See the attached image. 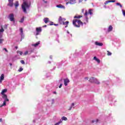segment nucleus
I'll list each match as a JSON object with an SVG mask.
<instances>
[{"label":"nucleus","mask_w":125,"mask_h":125,"mask_svg":"<svg viewBox=\"0 0 125 125\" xmlns=\"http://www.w3.org/2000/svg\"><path fill=\"white\" fill-rule=\"evenodd\" d=\"M30 7H31V1H25L21 5V8L24 13H27V9H29Z\"/></svg>","instance_id":"1"},{"label":"nucleus","mask_w":125,"mask_h":125,"mask_svg":"<svg viewBox=\"0 0 125 125\" xmlns=\"http://www.w3.org/2000/svg\"><path fill=\"white\" fill-rule=\"evenodd\" d=\"M73 25H74L75 27H76L77 28H80L81 26H83V23L80 20H77L75 19L73 20L72 21Z\"/></svg>","instance_id":"2"},{"label":"nucleus","mask_w":125,"mask_h":125,"mask_svg":"<svg viewBox=\"0 0 125 125\" xmlns=\"http://www.w3.org/2000/svg\"><path fill=\"white\" fill-rule=\"evenodd\" d=\"M2 97L3 99H4V101L3 102V104L0 105V108L6 106V102H8L9 101V99L7 98V95H4L2 96Z\"/></svg>","instance_id":"3"},{"label":"nucleus","mask_w":125,"mask_h":125,"mask_svg":"<svg viewBox=\"0 0 125 125\" xmlns=\"http://www.w3.org/2000/svg\"><path fill=\"white\" fill-rule=\"evenodd\" d=\"M89 82H90V83H96V84H100V82L99 81L94 77H91L90 78Z\"/></svg>","instance_id":"4"},{"label":"nucleus","mask_w":125,"mask_h":125,"mask_svg":"<svg viewBox=\"0 0 125 125\" xmlns=\"http://www.w3.org/2000/svg\"><path fill=\"white\" fill-rule=\"evenodd\" d=\"M8 18L9 19L11 22H14L15 21V20H14V14H13V13L9 15Z\"/></svg>","instance_id":"5"},{"label":"nucleus","mask_w":125,"mask_h":125,"mask_svg":"<svg viewBox=\"0 0 125 125\" xmlns=\"http://www.w3.org/2000/svg\"><path fill=\"white\" fill-rule=\"evenodd\" d=\"M58 21L59 23L62 25L64 23V22H65V21H66V19L60 17Z\"/></svg>","instance_id":"6"},{"label":"nucleus","mask_w":125,"mask_h":125,"mask_svg":"<svg viewBox=\"0 0 125 125\" xmlns=\"http://www.w3.org/2000/svg\"><path fill=\"white\" fill-rule=\"evenodd\" d=\"M20 32H21L20 33V35L21 36V41L22 40H23L25 37V36L24 35V33H23V28H20Z\"/></svg>","instance_id":"7"},{"label":"nucleus","mask_w":125,"mask_h":125,"mask_svg":"<svg viewBox=\"0 0 125 125\" xmlns=\"http://www.w3.org/2000/svg\"><path fill=\"white\" fill-rule=\"evenodd\" d=\"M36 36H39L41 33H42V27H37L36 29Z\"/></svg>","instance_id":"8"},{"label":"nucleus","mask_w":125,"mask_h":125,"mask_svg":"<svg viewBox=\"0 0 125 125\" xmlns=\"http://www.w3.org/2000/svg\"><path fill=\"white\" fill-rule=\"evenodd\" d=\"M63 82L65 86H67L68 85V83H70V80L68 78H66L63 79Z\"/></svg>","instance_id":"9"},{"label":"nucleus","mask_w":125,"mask_h":125,"mask_svg":"<svg viewBox=\"0 0 125 125\" xmlns=\"http://www.w3.org/2000/svg\"><path fill=\"white\" fill-rule=\"evenodd\" d=\"M88 14V12L87 10H85V13H84V16H85V21L86 23H88V18L86 16H87V15Z\"/></svg>","instance_id":"10"},{"label":"nucleus","mask_w":125,"mask_h":125,"mask_svg":"<svg viewBox=\"0 0 125 125\" xmlns=\"http://www.w3.org/2000/svg\"><path fill=\"white\" fill-rule=\"evenodd\" d=\"M95 45H97L98 46H102L103 45V43L99 42H95Z\"/></svg>","instance_id":"11"},{"label":"nucleus","mask_w":125,"mask_h":125,"mask_svg":"<svg viewBox=\"0 0 125 125\" xmlns=\"http://www.w3.org/2000/svg\"><path fill=\"white\" fill-rule=\"evenodd\" d=\"M9 3H8L7 5L8 6H10L11 7H12L13 6V1H12V0H8Z\"/></svg>","instance_id":"12"},{"label":"nucleus","mask_w":125,"mask_h":125,"mask_svg":"<svg viewBox=\"0 0 125 125\" xmlns=\"http://www.w3.org/2000/svg\"><path fill=\"white\" fill-rule=\"evenodd\" d=\"M6 92H7V89H3L2 90V91H1V95H2V96H3L4 95H6V94H4Z\"/></svg>","instance_id":"13"},{"label":"nucleus","mask_w":125,"mask_h":125,"mask_svg":"<svg viewBox=\"0 0 125 125\" xmlns=\"http://www.w3.org/2000/svg\"><path fill=\"white\" fill-rule=\"evenodd\" d=\"M56 6L58 8H62V9H65V6H63V5H62V4L57 5Z\"/></svg>","instance_id":"14"},{"label":"nucleus","mask_w":125,"mask_h":125,"mask_svg":"<svg viewBox=\"0 0 125 125\" xmlns=\"http://www.w3.org/2000/svg\"><path fill=\"white\" fill-rule=\"evenodd\" d=\"M43 21L46 24L48 22H49V19L48 18H45L43 19Z\"/></svg>","instance_id":"15"},{"label":"nucleus","mask_w":125,"mask_h":125,"mask_svg":"<svg viewBox=\"0 0 125 125\" xmlns=\"http://www.w3.org/2000/svg\"><path fill=\"white\" fill-rule=\"evenodd\" d=\"M40 43H41V42L39 41L35 44H32V46H34V47H37V46H38Z\"/></svg>","instance_id":"16"},{"label":"nucleus","mask_w":125,"mask_h":125,"mask_svg":"<svg viewBox=\"0 0 125 125\" xmlns=\"http://www.w3.org/2000/svg\"><path fill=\"white\" fill-rule=\"evenodd\" d=\"M113 31V26L112 25H109L108 28V32H112Z\"/></svg>","instance_id":"17"},{"label":"nucleus","mask_w":125,"mask_h":125,"mask_svg":"<svg viewBox=\"0 0 125 125\" xmlns=\"http://www.w3.org/2000/svg\"><path fill=\"white\" fill-rule=\"evenodd\" d=\"M92 11H93V10L90 9L88 10V13H89V14H90V15H93V13L92 12Z\"/></svg>","instance_id":"18"},{"label":"nucleus","mask_w":125,"mask_h":125,"mask_svg":"<svg viewBox=\"0 0 125 125\" xmlns=\"http://www.w3.org/2000/svg\"><path fill=\"white\" fill-rule=\"evenodd\" d=\"M94 60H95L98 63H100V60L98 59L96 57H94Z\"/></svg>","instance_id":"19"},{"label":"nucleus","mask_w":125,"mask_h":125,"mask_svg":"<svg viewBox=\"0 0 125 125\" xmlns=\"http://www.w3.org/2000/svg\"><path fill=\"white\" fill-rule=\"evenodd\" d=\"M28 54H31V53L34 52V49L33 48H30L28 50Z\"/></svg>","instance_id":"20"},{"label":"nucleus","mask_w":125,"mask_h":125,"mask_svg":"<svg viewBox=\"0 0 125 125\" xmlns=\"http://www.w3.org/2000/svg\"><path fill=\"white\" fill-rule=\"evenodd\" d=\"M15 8H17V7H18V6H19V3L18 2V1H16L15 3Z\"/></svg>","instance_id":"21"},{"label":"nucleus","mask_w":125,"mask_h":125,"mask_svg":"<svg viewBox=\"0 0 125 125\" xmlns=\"http://www.w3.org/2000/svg\"><path fill=\"white\" fill-rule=\"evenodd\" d=\"M4 80V74H1L0 77V80L3 81Z\"/></svg>","instance_id":"22"},{"label":"nucleus","mask_w":125,"mask_h":125,"mask_svg":"<svg viewBox=\"0 0 125 125\" xmlns=\"http://www.w3.org/2000/svg\"><path fill=\"white\" fill-rule=\"evenodd\" d=\"M69 3L70 4H74V3H76V0H70Z\"/></svg>","instance_id":"23"},{"label":"nucleus","mask_w":125,"mask_h":125,"mask_svg":"<svg viewBox=\"0 0 125 125\" xmlns=\"http://www.w3.org/2000/svg\"><path fill=\"white\" fill-rule=\"evenodd\" d=\"M74 106H75V104L72 103L71 104V105L69 107V108L68 109V110L70 111L71 110H72V108H73L74 107Z\"/></svg>","instance_id":"24"},{"label":"nucleus","mask_w":125,"mask_h":125,"mask_svg":"<svg viewBox=\"0 0 125 125\" xmlns=\"http://www.w3.org/2000/svg\"><path fill=\"white\" fill-rule=\"evenodd\" d=\"M82 17H83V16H75L74 17V18L75 19H80V18H82Z\"/></svg>","instance_id":"25"},{"label":"nucleus","mask_w":125,"mask_h":125,"mask_svg":"<svg viewBox=\"0 0 125 125\" xmlns=\"http://www.w3.org/2000/svg\"><path fill=\"white\" fill-rule=\"evenodd\" d=\"M67 34H68L67 36L69 37V38H72V34L70 33L69 31H67Z\"/></svg>","instance_id":"26"},{"label":"nucleus","mask_w":125,"mask_h":125,"mask_svg":"<svg viewBox=\"0 0 125 125\" xmlns=\"http://www.w3.org/2000/svg\"><path fill=\"white\" fill-rule=\"evenodd\" d=\"M17 53H18V54H20V55L21 56V55H23V52L21 51H17Z\"/></svg>","instance_id":"27"},{"label":"nucleus","mask_w":125,"mask_h":125,"mask_svg":"<svg viewBox=\"0 0 125 125\" xmlns=\"http://www.w3.org/2000/svg\"><path fill=\"white\" fill-rule=\"evenodd\" d=\"M109 99L110 100H112V99H115V96L110 95L109 96Z\"/></svg>","instance_id":"28"},{"label":"nucleus","mask_w":125,"mask_h":125,"mask_svg":"<svg viewBox=\"0 0 125 125\" xmlns=\"http://www.w3.org/2000/svg\"><path fill=\"white\" fill-rule=\"evenodd\" d=\"M103 83L104 84H106V85L109 84V81H103Z\"/></svg>","instance_id":"29"},{"label":"nucleus","mask_w":125,"mask_h":125,"mask_svg":"<svg viewBox=\"0 0 125 125\" xmlns=\"http://www.w3.org/2000/svg\"><path fill=\"white\" fill-rule=\"evenodd\" d=\"M116 5L120 6L121 7V8H122V7H123V5L121 4V3H119V2L116 3Z\"/></svg>","instance_id":"30"},{"label":"nucleus","mask_w":125,"mask_h":125,"mask_svg":"<svg viewBox=\"0 0 125 125\" xmlns=\"http://www.w3.org/2000/svg\"><path fill=\"white\" fill-rule=\"evenodd\" d=\"M58 68H60L62 66V63L61 62H59L57 63Z\"/></svg>","instance_id":"31"},{"label":"nucleus","mask_w":125,"mask_h":125,"mask_svg":"<svg viewBox=\"0 0 125 125\" xmlns=\"http://www.w3.org/2000/svg\"><path fill=\"white\" fill-rule=\"evenodd\" d=\"M3 32H4V30L3 29V27H2V26H1V29H0V33H3Z\"/></svg>","instance_id":"32"},{"label":"nucleus","mask_w":125,"mask_h":125,"mask_svg":"<svg viewBox=\"0 0 125 125\" xmlns=\"http://www.w3.org/2000/svg\"><path fill=\"white\" fill-rule=\"evenodd\" d=\"M67 117H62V121H67Z\"/></svg>","instance_id":"33"},{"label":"nucleus","mask_w":125,"mask_h":125,"mask_svg":"<svg viewBox=\"0 0 125 125\" xmlns=\"http://www.w3.org/2000/svg\"><path fill=\"white\" fill-rule=\"evenodd\" d=\"M27 54H29V52H28V51H25V52L23 54V55L26 56V55H27Z\"/></svg>","instance_id":"34"},{"label":"nucleus","mask_w":125,"mask_h":125,"mask_svg":"<svg viewBox=\"0 0 125 125\" xmlns=\"http://www.w3.org/2000/svg\"><path fill=\"white\" fill-rule=\"evenodd\" d=\"M69 24V21H66L65 22H63L62 25H68Z\"/></svg>","instance_id":"35"},{"label":"nucleus","mask_w":125,"mask_h":125,"mask_svg":"<svg viewBox=\"0 0 125 125\" xmlns=\"http://www.w3.org/2000/svg\"><path fill=\"white\" fill-rule=\"evenodd\" d=\"M20 23H23V22H24V17H22V18L21 19V21H20Z\"/></svg>","instance_id":"36"},{"label":"nucleus","mask_w":125,"mask_h":125,"mask_svg":"<svg viewBox=\"0 0 125 125\" xmlns=\"http://www.w3.org/2000/svg\"><path fill=\"white\" fill-rule=\"evenodd\" d=\"M61 123H62V120H61L60 122L56 123L54 125H59L60 124H61Z\"/></svg>","instance_id":"37"},{"label":"nucleus","mask_w":125,"mask_h":125,"mask_svg":"<svg viewBox=\"0 0 125 125\" xmlns=\"http://www.w3.org/2000/svg\"><path fill=\"white\" fill-rule=\"evenodd\" d=\"M107 55L108 56H110L111 55H112V53H111L110 52H109V51H107Z\"/></svg>","instance_id":"38"},{"label":"nucleus","mask_w":125,"mask_h":125,"mask_svg":"<svg viewBox=\"0 0 125 125\" xmlns=\"http://www.w3.org/2000/svg\"><path fill=\"white\" fill-rule=\"evenodd\" d=\"M109 2H110V0H106V1L104 2V4L106 5V4L109 3Z\"/></svg>","instance_id":"39"},{"label":"nucleus","mask_w":125,"mask_h":125,"mask_svg":"<svg viewBox=\"0 0 125 125\" xmlns=\"http://www.w3.org/2000/svg\"><path fill=\"white\" fill-rule=\"evenodd\" d=\"M21 64H25V61H24V60H21Z\"/></svg>","instance_id":"40"},{"label":"nucleus","mask_w":125,"mask_h":125,"mask_svg":"<svg viewBox=\"0 0 125 125\" xmlns=\"http://www.w3.org/2000/svg\"><path fill=\"white\" fill-rule=\"evenodd\" d=\"M23 70V68L20 67L19 69V72H22V70Z\"/></svg>","instance_id":"41"},{"label":"nucleus","mask_w":125,"mask_h":125,"mask_svg":"<svg viewBox=\"0 0 125 125\" xmlns=\"http://www.w3.org/2000/svg\"><path fill=\"white\" fill-rule=\"evenodd\" d=\"M97 122H98V119H97V120L96 121H95V120H93V121H92V123H97Z\"/></svg>","instance_id":"42"},{"label":"nucleus","mask_w":125,"mask_h":125,"mask_svg":"<svg viewBox=\"0 0 125 125\" xmlns=\"http://www.w3.org/2000/svg\"><path fill=\"white\" fill-rule=\"evenodd\" d=\"M4 40L3 39H0V44L2 43Z\"/></svg>","instance_id":"43"},{"label":"nucleus","mask_w":125,"mask_h":125,"mask_svg":"<svg viewBox=\"0 0 125 125\" xmlns=\"http://www.w3.org/2000/svg\"><path fill=\"white\" fill-rule=\"evenodd\" d=\"M110 2H116V0H109Z\"/></svg>","instance_id":"44"},{"label":"nucleus","mask_w":125,"mask_h":125,"mask_svg":"<svg viewBox=\"0 0 125 125\" xmlns=\"http://www.w3.org/2000/svg\"><path fill=\"white\" fill-rule=\"evenodd\" d=\"M8 25L7 24H5L4 25V29H7Z\"/></svg>","instance_id":"45"},{"label":"nucleus","mask_w":125,"mask_h":125,"mask_svg":"<svg viewBox=\"0 0 125 125\" xmlns=\"http://www.w3.org/2000/svg\"><path fill=\"white\" fill-rule=\"evenodd\" d=\"M122 12H123L124 16L125 17V10H123Z\"/></svg>","instance_id":"46"},{"label":"nucleus","mask_w":125,"mask_h":125,"mask_svg":"<svg viewBox=\"0 0 125 125\" xmlns=\"http://www.w3.org/2000/svg\"><path fill=\"white\" fill-rule=\"evenodd\" d=\"M62 82H63V79L61 78L60 79L59 83H62Z\"/></svg>","instance_id":"47"},{"label":"nucleus","mask_w":125,"mask_h":125,"mask_svg":"<svg viewBox=\"0 0 125 125\" xmlns=\"http://www.w3.org/2000/svg\"><path fill=\"white\" fill-rule=\"evenodd\" d=\"M54 24L53 23V22H51V23L49 24L50 26H52L53 25H54Z\"/></svg>","instance_id":"48"},{"label":"nucleus","mask_w":125,"mask_h":125,"mask_svg":"<svg viewBox=\"0 0 125 125\" xmlns=\"http://www.w3.org/2000/svg\"><path fill=\"white\" fill-rule=\"evenodd\" d=\"M62 84L61 83L60 85L59 86V88H61L62 87Z\"/></svg>","instance_id":"49"},{"label":"nucleus","mask_w":125,"mask_h":125,"mask_svg":"<svg viewBox=\"0 0 125 125\" xmlns=\"http://www.w3.org/2000/svg\"><path fill=\"white\" fill-rule=\"evenodd\" d=\"M3 50H5V51H6V52H8L7 49L6 48H4L3 49Z\"/></svg>","instance_id":"50"},{"label":"nucleus","mask_w":125,"mask_h":125,"mask_svg":"<svg viewBox=\"0 0 125 125\" xmlns=\"http://www.w3.org/2000/svg\"><path fill=\"white\" fill-rule=\"evenodd\" d=\"M43 2H44V3H47V1H45L44 0H42Z\"/></svg>","instance_id":"51"},{"label":"nucleus","mask_w":125,"mask_h":125,"mask_svg":"<svg viewBox=\"0 0 125 125\" xmlns=\"http://www.w3.org/2000/svg\"><path fill=\"white\" fill-rule=\"evenodd\" d=\"M84 12V9H82V13H83Z\"/></svg>","instance_id":"52"},{"label":"nucleus","mask_w":125,"mask_h":125,"mask_svg":"<svg viewBox=\"0 0 125 125\" xmlns=\"http://www.w3.org/2000/svg\"><path fill=\"white\" fill-rule=\"evenodd\" d=\"M54 102V99L52 100V104Z\"/></svg>","instance_id":"53"},{"label":"nucleus","mask_w":125,"mask_h":125,"mask_svg":"<svg viewBox=\"0 0 125 125\" xmlns=\"http://www.w3.org/2000/svg\"><path fill=\"white\" fill-rule=\"evenodd\" d=\"M0 123L2 122V119L0 118Z\"/></svg>","instance_id":"54"},{"label":"nucleus","mask_w":125,"mask_h":125,"mask_svg":"<svg viewBox=\"0 0 125 125\" xmlns=\"http://www.w3.org/2000/svg\"><path fill=\"white\" fill-rule=\"evenodd\" d=\"M54 26H58V25H59V24H54Z\"/></svg>","instance_id":"55"},{"label":"nucleus","mask_w":125,"mask_h":125,"mask_svg":"<svg viewBox=\"0 0 125 125\" xmlns=\"http://www.w3.org/2000/svg\"><path fill=\"white\" fill-rule=\"evenodd\" d=\"M15 48H16V49H18V46H15Z\"/></svg>","instance_id":"56"},{"label":"nucleus","mask_w":125,"mask_h":125,"mask_svg":"<svg viewBox=\"0 0 125 125\" xmlns=\"http://www.w3.org/2000/svg\"><path fill=\"white\" fill-rule=\"evenodd\" d=\"M104 8H107V7L106 6V5H104Z\"/></svg>","instance_id":"57"},{"label":"nucleus","mask_w":125,"mask_h":125,"mask_svg":"<svg viewBox=\"0 0 125 125\" xmlns=\"http://www.w3.org/2000/svg\"><path fill=\"white\" fill-rule=\"evenodd\" d=\"M50 59H52V56H50Z\"/></svg>","instance_id":"58"},{"label":"nucleus","mask_w":125,"mask_h":125,"mask_svg":"<svg viewBox=\"0 0 125 125\" xmlns=\"http://www.w3.org/2000/svg\"><path fill=\"white\" fill-rule=\"evenodd\" d=\"M85 80H88V77H85Z\"/></svg>","instance_id":"59"},{"label":"nucleus","mask_w":125,"mask_h":125,"mask_svg":"<svg viewBox=\"0 0 125 125\" xmlns=\"http://www.w3.org/2000/svg\"><path fill=\"white\" fill-rule=\"evenodd\" d=\"M83 1V0H79V2H82Z\"/></svg>","instance_id":"60"},{"label":"nucleus","mask_w":125,"mask_h":125,"mask_svg":"<svg viewBox=\"0 0 125 125\" xmlns=\"http://www.w3.org/2000/svg\"><path fill=\"white\" fill-rule=\"evenodd\" d=\"M53 93H54V94H56V92L54 91V92H53Z\"/></svg>","instance_id":"61"},{"label":"nucleus","mask_w":125,"mask_h":125,"mask_svg":"<svg viewBox=\"0 0 125 125\" xmlns=\"http://www.w3.org/2000/svg\"><path fill=\"white\" fill-rule=\"evenodd\" d=\"M48 63L49 64H50V63H51V62L50 61H48Z\"/></svg>","instance_id":"62"},{"label":"nucleus","mask_w":125,"mask_h":125,"mask_svg":"<svg viewBox=\"0 0 125 125\" xmlns=\"http://www.w3.org/2000/svg\"><path fill=\"white\" fill-rule=\"evenodd\" d=\"M69 3H70V2H66V5L69 4Z\"/></svg>","instance_id":"63"},{"label":"nucleus","mask_w":125,"mask_h":125,"mask_svg":"<svg viewBox=\"0 0 125 125\" xmlns=\"http://www.w3.org/2000/svg\"><path fill=\"white\" fill-rule=\"evenodd\" d=\"M47 27V26L46 25L43 26V27Z\"/></svg>","instance_id":"64"}]
</instances>
